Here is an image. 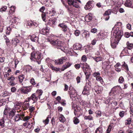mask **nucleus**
Wrapping results in <instances>:
<instances>
[{"instance_id":"obj_1","label":"nucleus","mask_w":133,"mask_h":133,"mask_svg":"<svg viewBox=\"0 0 133 133\" xmlns=\"http://www.w3.org/2000/svg\"><path fill=\"white\" fill-rule=\"evenodd\" d=\"M122 35V31L119 30V28H117L114 30L111 38V45L112 48L116 47Z\"/></svg>"},{"instance_id":"obj_2","label":"nucleus","mask_w":133,"mask_h":133,"mask_svg":"<svg viewBox=\"0 0 133 133\" xmlns=\"http://www.w3.org/2000/svg\"><path fill=\"white\" fill-rule=\"evenodd\" d=\"M16 112L14 109H10L8 107L5 108L3 112V118L5 120L12 119L15 115Z\"/></svg>"},{"instance_id":"obj_3","label":"nucleus","mask_w":133,"mask_h":133,"mask_svg":"<svg viewBox=\"0 0 133 133\" xmlns=\"http://www.w3.org/2000/svg\"><path fill=\"white\" fill-rule=\"evenodd\" d=\"M48 42H49L54 47L60 49L62 51H63L64 49L65 43L58 40L54 41L52 39H48Z\"/></svg>"},{"instance_id":"obj_4","label":"nucleus","mask_w":133,"mask_h":133,"mask_svg":"<svg viewBox=\"0 0 133 133\" xmlns=\"http://www.w3.org/2000/svg\"><path fill=\"white\" fill-rule=\"evenodd\" d=\"M41 53L38 51H37L36 53L34 52H32L31 55L30 59L34 60V59H35L37 60H39V62L41 60Z\"/></svg>"},{"instance_id":"obj_5","label":"nucleus","mask_w":133,"mask_h":133,"mask_svg":"<svg viewBox=\"0 0 133 133\" xmlns=\"http://www.w3.org/2000/svg\"><path fill=\"white\" fill-rule=\"evenodd\" d=\"M72 107L74 109V113L75 115L79 117L80 115L81 108L79 106L72 104Z\"/></svg>"},{"instance_id":"obj_6","label":"nucleus","mask_w":133,"mask_h":133,"mask_svg":"<svg viewBox=\"0 0 133 133\" xmlns=\"http://www.w3.org/2000/svg\"><path fill=\"white\" fill-rule=\"evenodd\" d=\"M69 90H70L69 93H70V97L71 98L72 97L75 98H77V94L76 90L74 89L71 86L69 87Z\"/></svg>"},{"instance_id":"obj_7","label":"nucleus","mask_w":133,"mask_h":133,"mask_svg":"<svg viewBox=\"0 0 133 133\" xmlns=\"http://www.w3.org/2000/svg\"><path fill=\"white\" fill-rule=\"evenodd\" d=\"M38 97V96L36 95L35 94H33L31 95L30 97L27 98V101H30L31 99L34 101V103L37 102Z\"/></svg>"},{"instance_id":"obj_8","label":"nucleus","mask_w":133,"mask_h":133,"mask_svg":"<svg viewBox=\"0 0 133 133\" xmlns=\"http://www.w3.org/2000/svg\"><path fill=\"white\" fill-rule=\"evenodd\" d=\"M81 64L82 65V68L84 73L85 72H90L89 66L86 63H81Z\"/></svg>"},{"instance_id":"obj_9","label":"nucleus","mask_w":133,"mask_h":133,"mask_svg":"<svg viewBox=\"0 0 133 133\" xmlns=\"http://www.w3.org/2000/svg\"><path fill=\"white\" fill-rule=\"evenodd\" d=\"M94 6V1H89L85 6L84 8L86 10L91 9Z\"/></svg>"},{"instance_id":"obj_10","label":"nucleus","mask_w":133,"mask_h":133,"mask_svg":"<svg viewBox=\"0 0 133 133\" xmlns=\"http://www.w3.org/2000/svg\"><path fill=\"white\" fill-rule=\"evenodd\" d=\"M22 93L24 94H27L28 92L31 91V89L29 87H23L20 89Z\"/></svg>"},{"instance_id":"obj_11","label":"nucleus","mask_w":133,"mask_h":133,"mask_svg":"<svg viewBox=\"0 0 133 133\" xmlns=\"http://www.w3.org/2000/svg\"><path fill=\"white\" fill-rule=\"evenodd\" d=\"M66 59L67 58L66 57H62L60 59L55 60V63L56 65H60L65 62Z\"/></svg>"},{"instance_id":"obj_12","label":"nucleus","mask_w":133,"mask_h":133,"mask_svg":"<svg viewBox=\"0 0 133 133\" xmlns=\"http://www.w3.org/2000/svg\"><path fill=\"white\" fill-rule=\"evenodd\" d=\"M58 26L62 29V30L64 32L68 31H70L69 28L66 25L63 23L60 24L58 25Z\"/></svg>"},{"instance_id":"obj_13","label":"nucleus","mask_w":133,"mask_h":133,"mask_svg":"<svg viewBox=\"0 0 133 133\" xmlns=\"http://www.w3.org/2000/svg\"><path fill=\"white\" fill-rule=\"evenodd\" d=\"M111 14V10H110L106 11L104 14V18L105 21H107L110 18L109 15Z\"/></svg>"},{"instance_id":"obj_14","label":"nucleus","mask_w":133,"mask_h":133,"mask_svg":"<svg viewBox=\"0 0 133 133\" xmlns=\"http://www.w3.org/2000/svg\"><path fill=\"white\" fill-rule=\"evenodd\" d=\"M90 91V89L89 87L86 86H85L82 92V94L84 95H89Z\"/></svg>"},{"instance_id":"obj_15","label":"nucleus","mask_w":133,"mask_h":133,"mask_svg":"<svg viewBox=\"0 0 133 133\" xmlns=\"http://www.w3.org/2000/svg\"><path fill=\"white\" fill-rule=\"evenodd\" d=\"M24 116V114H18L15 117L14 120L15 121H18L20 119L22 120V118H23Z\"/></svg>"},{"instance_id":"obj_16","label":"nucleus","mask_w":133,"mask_h":133,"mask_svg":"<svg viewBox=\"0 0 133 133\" xmlns=\"http://www.w3.org/2000/svg\"><path fill=\"white\" fill-rule=\"evenodd\" d=\"M29 101H27V99L23 103L22 105V107L23 109L26 110L29 107L30 105L29 102Z\"/></svg>"},{"instance_id":"obj_17","label":"nucleus","mask_w":133,"mask_h":133,"mask_svg":"<svg viewBox=\"0 0 133 133\" xmlns=\"http://www.w3.org/2000/svg\"><path fill=\"white\" fill-rule=\"evenodd\" d=\"M56 21L55 19H50L49 20L48 25L54 27L56 24Z\"/></svg>"},{"instance_id":"obj_18","label":"nucleus","mask_w":133,"mask_h":133,"mask_svg":"<svg viewBox=\"0 0 133 133\" xmlns=\"http://www.w3.org/2000/svg\"><path fill=\"white\" fill-rule=\"evenodd\" d=\"M131 118H128L125 121V125H129L128 127L130 129H132L133 127V125L131 123Z\"/></svg>"},{"instance_id":"obj_19","label":"nucleus","mask_w":133,"mask_h":133,"mask_svg":"<svg viewBox=\"0 0 133 133\" xmlns=\"http://www.w3.org/2000/svg\"><path fill=\"white\" fill-rule=\"evenodd\" d=\"M128 49V48L127 47L124 48L121 52V55L122 56H125L127 55L128 54H129L130 53Z\"/></svg>"},{"instance_id":"obj_20","label":"nucleus","mask_w":133,"mask_h":133,"mask_svg":"<svg viewBox=\"0 0 133 133\" xmlns=\"http://www.w3.org/2000/svg\"><path fill=\"white\" fill-rule=\"evenodd\" d=\"M82 47V45L79 43H76L73 45V49L75 50H79L81 49Z\"/></svg>"},{"instance_id":"obj_21","label":"nucleus","mask_w":133,"mask_h":133,"mask_svg":"<svg viewBox=\"0 0 133 133\" xmlns=\"http://www.w3.org/2000/svg\"><path fill=\"white\" fill-rule=\"evenodd\" d=\"M121 88V87L119 86H117L113 87L111 90V92L112 93L118 92Z\"/></svg>"},{"instance_id":"obj_22","label":"nucleus","mask_w":133,"mask_h":133,"mask_svg":"<svg viewBox=\"0 0 133 133\" xmlns=\"http://www.w3.org/2000/svg\"><path fill=\"white\" fill-rule=\"evenodd\" d=\"M132 0H127L125 3L126 6L133 8V5L132 4Z\"/></svg>"},{"instance_id":"obj_23","label":"nucleus","mask_w":133,"mask_h":133,"mask_svg":"<svg viewBox=\"0 0 133 133\" xmlns=\"http://www.w3.org/2000/svg\"><path fill=\"white\" fill-rule=\"evenodd\" d=\"M31 41L33 42H37L38 41V38L35 35H32L29 36Z\"/></svg>"},{"instance_id":"obj_24","label":"nucleus","mask_w":133,"mask_h":133,"mask_svg":"<svg viewBox=\"0 0 133 133\" xmlns=\"http://www.w3.org/2000/svg\"><path fill=\"white\" fill-rule=\"evenodd\" d=\"M110 66L108 62L106 61L103 63L102 68L104 69H109L110 68Z\"/></svg>"},{"instance_id":"obj_25","label":"nucleus","mask_w":133,"mask_h":133,"mask_svg":"<svg viewBox=\"0 0 133 133\" xmlns=\"http://www.w3.org/2000/svg\"><path fill=\"white\" fill-rule=\"evenodd\" d=\"M94 89L97 93H100L102 91L103 89L101 87L96 86L94 87Z\"/></svg>"},{"instance_id":"obj_26","label":"nucleus","mask_w":133,"mask_h":133,"mask_svg":"<svg viewBox=\"0 0 133 133\" xmlns=\"http://www.w3.org/2000/svg\"><path fill=\"white\" fill-rule=\"evenodd\" d=\"M91 14H89L88 15H86L85 17V19L86 21L88 22L90 21L92 19V17L91 16Z\"/></svg>"},{"instance_id":"obj_27","label":"nucleus","mask_w":133,"mask_h":133,"mask_svg":"<svg viewBox=\"0 0 133 133\" xmlns=\"http://www.w3.org/2000/svg\"><path fill=\"white\" fill-rule=\"evenodd\" d=\"M59 119L60 121L62 123L64 122L66 120V119L64 116L61 114L59 115Z\"/></svg>"},{"instance_id":"obj_28","label":"nucleus","mask_w":133,"mask_h":133,"mask_svg":"<svg viewBox=\"0 0 133 133\" xmlns=\"http://www.w3.org/2000/svg\"><path fill=\"white\" fill-rule=\"evenodd\" d=\"M33 22L31 20L28 21L26 23V27L29 28L32 26Z\"/></svg>"},{"instance_id":"obj_29","label":"nucleus","mask_w":133,"mask_h":133,"mask_svg":"<svg viewBox=\"0 0 133 133\" xmlns=\"http://www.w3.org/2000/svg\"><path fill=\"white\" fill-rule=\"evenodd\" d=\"M94 59L96 62L102 61L103 58L100 56H95L93 57Z\"/></svg>"},{"instance_id":"obj_30","label":"nucleus","mask_w":133,"mask_h":133,"mask_svg":"<svg viewBox=\"0 0 133 133\" xmlns=\"http://www.w3.org/2000/svg\"><path fill=\"white\" fill-rule=\"evenodd\" d=\"M12 41L13 45L15 46H16L17 44L19 42V41L16 38L12 39Z\"/></svg>"},{"instance_id":"obj_31","label":"nucleus","mask_w":133,"mask_h":133,"mask_svg":"<svg viewBox=\"0 0 133 133\" xmlns=\"http://www.w3.org/2000/svg\"><path fill=\"white\" fill-rule=\"evenodd\" d=\"M43 91L41 90H37L36 92V93H35L36 95L38 96V98L39 99L40 98V96L42 95L43 93Z\"/></svg>"},{"instance_id":"obj_32","label":"nucleus","mask_w":133,"mask_h":133,"mask_svg":"<svg viewBox=\"0 0 133 133\" xmlns=\"http://www.w3.org/2000/svg\"><path fill=\"white\" fill-rule=\"evenodd\" d=\"M9 6V8H10L9 11V13L10 14H12L15 11V7L13 6H11L10 7L9 6Z\"/></svg>"},{"instance_id":"obj_33","label":"nucleus","mask_w":133,"mask_h":133,"mask_svg":"<svg viewBox=\"0 0 133 133\" xmlns=\"http://www.w3.org/2000/svg\"><path fill=\"white\" fill-rule=\"evenodd\" d=\"M49 32V30L47 28H45L43 29L41 31V34L45 35L48 33Z\"/></svg>"},{"instance_id":"obj_34","label":"nucleus","mask_w":133,"mask_h":133,"mask_svg":"<svg viewBox=\"0 0 133 133\" xmlns=\"http://www.w3.org/2000/svg\"><path fill=\"white\" fill-rule=\"evenodd\" d=\"M4 39L5 40V42L7 46L9 45L10 44V41L8 37H7L5 35L4 37Z\"/></svg>"},{"instance_id":"obj_35","label":"nucleus","mask_w":133,"mask_h":133,"mask_svg":"<svg viewBox=\"0 0 133 133\" xmlns=\"http://www.w3.org/2000/svg\"><path fill=\"white\" fill-rule=\"evenodd\" d=\"M123 63L122 65V67L125 69V71H128L129 70L128 66L125 62H124Z\"/></svg>"},{"instance_id":"obj_36","label":"nucleus","mask_w":133,"mask_h":133,"mask_svg":"<svg viewBox=\"0 0 133 133\" xmlns=\"http://www.w3.org/2000/svg\"><path fill=\"white\" fill-rule=\"evenodd\" d=\"M112 103H111V104L108 105L109 108V110L110 112H112L114 111V110L115 106H113L112 105Z\"/></svg>"},{"instance_id":"obj_37","label":"nucleus","mask_w":133,"mask_h":133,"mask_svg":"<svg viewBox=\"0 0 133 133\" xmlns=\"http://www.w3.org/2000/svg\"><path fill=\"white\" fill-rule=\"evenodd\" d=\"M127 45L128 47V48H129V50L130 51L131 49L133 48V43H130L128 41L127 43Z\"/></svg>"},{"instance_id":"obj_38","label":"nucleus","mask_w":133,"mask_h":133,"mask_svg":"<svg viewBox=\"0 0 133 133\" xmlns=\"http://www.w3.org/2000/svg\"><path fill=\"white\" fill-rule=\"evenodd\" d=\"M50 115L48 116L47 117L46 119L45 120L43 121V122L44 123L45 125L48 124L49 120V118H51V117H50Z\"/></svg>"},{"instance_id":"obj_39","label":"nucleus","mask_w":133,"mask_h":133,"mask_svg":"<svg viewBox=\"0 0 133 133\" xmlns=\"http://www.w3.org/2000/svg\"><path fill=\"white\" fill-rule=\"evenodd\" d=\"M77 117H75L73 119V122L74 124H76L79 123V119L77 118Z\"/></svg>"},{"instance_id":"obj_40","label":"nucleus","mask_w":133,"mask_h":133,"mask_svg":"<svg viewBox=\"0 0 133 133\" xmlns=\"http://www.w3.org/2000/svg\"><path fill=\"white\" fill-rule=\"evenodd\" d=\"M102 128L101 127H99L96 130L95 133H102Z\"/></svg>"},{"instance_id":"obj_41","label":"nucleus","mask_w":133,"mask_h":133,"mask_svg":"<svg viewBox=\"0 0 133 133\" xmlns=\"http://www.w3.org/2000/svg\"><path fill=\"white\" fill-rule=\"evenodd\" d=\"M84 119L85 120H93V118L91 115H89L88 116H85L84 117Z\"/></svg>"},{"instance_id":"obj_42","label":"nucleus","mask_w":133,"mask_h":133,"mask_svg":"<svg viewBox=\"0 0 133 133\" xmlns=\"http://www.w3.org/2000/svg\"><path fill=\"white\" fill-rule=\"evenodd\" d=\"M27 70H28V72H30L31 70L34 71L35 69L34 68H33L32 66L28 65L27 66Z\"/></svg>"},{"instance_id":"obj_43","label":"nucleus","mask_w":133,"mask_h":133,"mask_svg":"<svg viewBox=\"0 0 133 133\" xmlns=\"http://www.w3.org/2000/svg\"><path fill=\"white\" fill-rule=\"evenodd\" d=\"M18 78L20 82L22 83L24 78V76L23 75H21L19 76Z\"/></svg>"},{"instance_id":"obj_44","label":"nucleus","mask_w":133,"mask_h":133,"mask_svg":"<svg viewBox=\"0 0 133 133\" xmlns=\"http://www.w3.org/2000/svg\"><path fill=\"white\" fill-rule=\"evenodd\" d=\"M4 120H5V119L3 118L1 119H0V126L4 127Z\"/></svg>"},{"instance_id":"obj_45","label":"nucleus","mask_w":133,"mask_h":133,"mask_svg":"<svg viewBox=\"0 0 133 133\" xmlns=\"http://www.w3.org/2000/svg\"><path fill=\"white\" fill-rule=\"evenodd\" d=\"M99 50L101 52L102 51L104 50V45L102 43H101L99 45Z\"/></svg>"},{"instance_id":"obj_46","label":"nucleus","mask_w":133,"mask_h":133,"mask_svg":"<svg viewBox=\"0 0 133 133\" xmlns=\"http://www.w3.org/2000/svg\"><path fill=\"white\" fill-rule=\"evenodd\" d=\"M84 74L86 76V80L87 81V80L90 77L91 75V73L90 72H85Z\"/></svg>"},{"instance_id":"obj_47","label":"nucleus","mask_w":133,"mask_h":133,"mask_svg":"<svg viewBox=\"0 0 133 133\" xmlns=\"http://www.w3.org/2000/svg\"><path fill=\"white\" fill-rule=\"evenodd\" d=\"M17 19H18V18L14 16V17L11 20L10 22L11 23H15L17 22Z\"/></svg>"},{"instance_id":"obj_48","label":"nucleus","mask_w":133,"mask_h":133,"mask_svg":"<svg viewBox=\"0 0 133 133\" xmlns=\"http://www.w3.org/2000/svg\"><path fill=\"white\" fill-rule=\"evenodd\" d=\"M96 117H100L101 115V112L100 111H97L95 112Z\"/></svg>"},{"instance_id":"obj_49","label":"nucleus","mask_w":133,"mask_h":133,"mask_svg":"<svg viewBox=\"0 0 133 133\" xmlns=\"http://www.w3.org/2000/svg\"><path fill=\"white\" fill-rule=\"evenodd\" d=\"M105 35V33L102 32H100L98 34L99 37L102 38L104 37Z\"/></svg>"},{"instance_id":"obj_50","label":"nucleus","mask_w":133,"mask_h":133,"mask_svg":"<svg viewBox=\"0 0 133 133\" xmlns=\"http://www.w3.org/2000/svg\"><path fill=\"white\" fill-rule=\"evenodd\" d=\"M83 34L84 36V37L86 38L88 37L89 36V32L87 31H85L83 32Z\"/></svg>"},{"instance_id":"obj_51","label":"nucleus","mask_w":133,"mask_h":133,"mask_svg":"<svg viewBox=\"0 0 133 133\" xmlns=\"http://www.w3.org/2000/svg\"><path fill=\"white\" fill-rule=\"evenodd\" d=\"M47 15H46V14L44 12H43L42 14V17L43 20L45 22L46 21V16Z\"/></svg>"},{"instance_id":"obj_52","label":"nucleus","mask_w":133,"mask_h":133,"mask_svg":"<svg viewBox=\"0 0 133 133\" xmlns=\"http://www.w3.org/2000/svg\"><path fill=\"white\" fill-rule=\"evenodd\" d=\"M96 80L98 81H100L102 84L103 83V82L102 78L99 76L96 78Z\"/></svg>"},{"instance_id":"obj_53","label":"nucleus","mask_w":133,"mask_h":133,"mask_svg":"<svg viewBox=\"0 0 133 133\" xmlns=\"http://www.w3.org/2000/svg\"><path fill=\"white\" fill-rule=\"evenodd\" d=\"M87 60V58L85 55H83L81 58V61L83 62H85Z\"/></svg>"},{"instance_id":"obj_54","label":"nucleus","mask_w":133,"mask_h":133,"mask_svg":"<svg viewBox=\"0 0 133 133\" xmlns=\"http://www.w3.org/2000/svg\"><path fill=\"white\" fill-rule=\"evenodd\" d=\"M11 28L10 27H8L6 31V35H9L11 31Z\"/></svg>"},{"instance_id":"obj_55","label":"nucleus","mask_w":133,"mask_h":133,"mask_svg":"<svg viewBox=\"0 0 133 133\" xmlns=\"http://www.w3.org/2000/svg\"><path fill=\"white\" fill-rule=\"evenodd\" d=\"M81 63H81L79 64H75V65L74 66L76 69H78L80 68V66L82 68V65H81Z\"/></svg>"},{"instance_id":"obj_56","label":"nucleus","mask_w":133,"mask_h":133,"mask_svg":"<svg viewBox=\"0 0 133 133\" xmlns=\"http://www.w3.org/2000/svg\"><path fill=\"white\" fill-rule=\"evenodd\" d=\"M11 94L10 93L8 92L7 91H4L3 94L2 96L4 97L7 96H9L11 95Z\"/></svg>"},{"instance_id":"obj_57","label":"nucleus","mask_w":133,"mask_h":133,"mask_svg":"<svg viewBox=\"0 0 133 133\" xmlns=\"http://www.w3.org/2000/svg\"><path fill=\"white\" fill-rule=\"evenodd\" d=\"M93 75L96 78L100 75V74L99 72H95L93 74Z\"/></svg>"},{"instance_id":"obj_58","label":"nucleus","mask_w":133,"mask_h":133,"mask_svg":"<svg viewBox=\"0 0 133 133\" xmlns=\"http://www.w3.org/2000/svg\"><path fill=\"white\" fill-rule=\"evenodd\" d=\"M7 7L6 6H4L2 7L0 9V11L1 12L4 11L7 9Z\"/></svg>"},{"instance_id":"obj_59","label":"nucleus","mask_w":133,"mask_h":133,"mask_svg":"<svg viewBox=\"0 0 133 133\" xmlns=\"http://www.w3.org/2000/svg\"><path fill=\"white\" fill-rule=\"evenodd\" d=\"M30 82L33 85H34L35 84V82L34 79L33 78H31L30 81Z\"/></svg>"},{"instance_id":"obj_60","label":"nucleus","mask_w":133,"mask_h":133,"mask_svg":"<svg viewBox=\"0 0 133 133\" xmlns=\"http://www.w3.org/2000/svg\"><path fill=\"white\" fill-rule=\"evenodd\" d=\"M124 78L122 76H121L119 77V79L118 82L120 83H122L124 81Z\"/></svg>"},{"instance_id":"obj_61","label":"nucleus","mask_w":133,"mask_h":133,"mask_svg":"<svg viewBox=\"0 0 133 133\" xmlns=\"http://www.w3.org/2000/svg\"><path fill=\"white\" fill-rule=\"evenodd\" d=\"M14 104L15 106V108H17V107L18 106H19V107H20V106L21 105V103H19V102H15Z\"/></svg>"},{"instance_id":"obj_62","label":"nucleus","mask_w":133,"mask_h":133,"mask_svg":"<svg viewBox=\"0 0 133 133\" xmlns=\"http://www.w3.org/2000/svg\"><path fill=\"white\" fill-rule=\"evenodd\" d=\"M30 118V117L29 116H27L25 117H24V116L23 117V118H22L23 119V120L24 121H28L29 119Z\"/></svg>"},{"instance_id":"obj_63","label":"nucleus","mask_w":133,"mask_h":133,"mask_svg":"<svg viewBox=\"0 0 133 133\" xmlns=\"http://www.w3.org/2000/svg\"><path fill=\"white\" fill-rule=\"evenodd\" d=\"M80 33V32L79 30H76L75 31L74 34L76 36H78L79 35Z\"/></svg>"},{"instance_id":"obj_64","label":"nucleus","mask_w":133,"mask_h":133,"mask_svg":"<svg viewBox=\"0 0 133 133\" xmlns=\"http://www.w3.org/2000/svg\"><path fill=\"white\" fill-rule=\"evenodd\" d=\"M112 128V126L109 125L107 130V133H109L110 131L111 130V129Z\"/></svg>"}]
</instances>
